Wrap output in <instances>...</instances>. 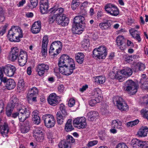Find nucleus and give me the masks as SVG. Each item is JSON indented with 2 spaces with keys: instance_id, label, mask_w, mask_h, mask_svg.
I'll return each mask as SVG.
<instances>
[{
  "instance_id": "nucleus-37",
  "label": "nucleus",
  "mask_w": 148,
  "mask_h": 148,
  "mask_svg": "<svg viewBox=\"0 0 148 148\" xmlns=\"http://www.w3.org/2000/svg\"><path fill=\"white\" fill-rule=\"evenodd\" d=\"M7 80V77L4 76L2 68L0 67V82L1 84L2 82L4 83H6Z\"/></svg>"
},
{
  "instance_id": "nucleus-62",
  "label": "nucleus",
  "mask_w": 148,
  "mask_h": 148,
  "mask_svg": "<svg viewBox=\"0 0 148 148\" xmlns=\"http://www.w3.org/2000/svg\"><path fill=\"white\" fill-rule=\"evenodd\" d=\"M42 133L43 132L39 130V128H37L34 131L33 136L36 135L37 136V135H38V134H39Z\"/></svg>"
},
{
  "instance_id": "nucleus-7",
  "label": "nucleus",
  "mask_w": 148,
  "mask_h": 148,
  "mask_svg": "<svg viewBox=\"0 0 148 148\" xmlns=\"http://www.w3.org/2000/svg\"><path fill=\"white\" fill-rule=\"evenodd\" d=\"M131 145L134 148H148V141H142L137 138H134L131 141Z\"/></svg>"
},
{
  "instance_id": "nucleus-1",
  "label": "nucleus",
  "mask_w": 148,
  "mask_h": 148,
  "mask_svg": "<svg viewBox=\"0 0 148 148\" xmlns=\"http://www.w3.org/2000/svg\"><path fill=\"white\" fill-rule=\"evenodd\" d=\"M7 37L11 42H19L20 40V38L23 37L22 30L18 26H12L9 31Z\"/></svg>"
},
{
  "instance_id": "nucleus-14",
  "label": "nucleus",
  "mask_w": 148,
  "mask_h": 148,
  "mask_svg": "<svg viewBox=\"0 0 148 148\" xmlns=\"http://www.w3.org/2000/svg\"><path fill=\"white\" fill-rule=\"evenodd\" d=\"M60 97L58 96L55 93L50 94L47 99L48 103L50 105L55 106L59 103Z\"/></svg>"
},
{
  "instance_id": "nucleus-55",
  "label": "nucleus",
  "mask_w": 148,
  "mask_h": 148,
  "mask_svg": "<svg viewBox=\"0 0 148 148\" xmlns=\"http://www.w3.org/2000/svg\"><path fill=\"white\" fill-rule=\"evenodd\" d=\"M79 5L80 3L79 2L72 1L71 7L73 10H75Z\"/></svg>"
},
{
  "instance_id": "nucleus-26",
  "label": "nucleus",
  "mask_w": 148,
  "mask_h": 148,
  "mask_svg": "<svg viewBox=\"0 0 148 148\" xmlns=\"http://www.w3.org/2000/svg\"><path fill=\"white\" fill-rule=\"evenodd\" d=\"M148 133V128L146 127H143L140 129L138 132L137 135L140 137H145Z\"/></svg>"
},
{
  "instance_id": "nucleus-2",
  "label": "nucleus",
  "mask_w": 148,
  "mask_h": 148,
  "mask_svg": "<svg viewBox=\"0 0 148 148\" xmlns=\"http://www.w3.org/2000/svg\"><path fill=\"white\" fill-rule=\"evenodd\" d=\"M85 18L84 16H76L74 19V22L72 25V30L77 33L79 28H81V31H83V29L86 27V24L85 22ZM81 30V29H80Z\"/></svg>"
},
{
  "instance_id": "nucleus-16",
  "label": "nucleus",
  "mask_w": 148,
  "mask_h": 148,
  "mask_svg": "<svg viewBox=\"0 0 148 148\" xmlns=\"http://www.w3.org/2000/svg\"><path fill=\"white\" fill-rule=\"evenodd\" d=\"M49 40L47 35L45 36L43 38L42 42L41 52L43 56H45L47 53V47Z\"/></svg>"
},
{
  "instance_id": "nucleus-40",
  "label": "nucleus",
  "mask_w": 148,
  "mask_h": 148,
  "mask_svg": "<svg viewBox=\"0 0 148 148\" xmlns=\"http://www.w3.org/2000/svg\"><path fill=\"white\" fill-rule=\"evenodd\" d=\"M49 6H45L42 5H40V12L41 13L45 14L47 13L48 11V9Z\"/></svg>"
},
{
  "instance_id": "nucleus-17",
  "label": "nucleus",
  "mask_w": 148,
  "mask_h": 148,
  "mask_svg": "<svg viewBox=\"0 0 148 148\" xmlns=\"http://www.w3.org/2000/svg\"><path fill=\"white\" fill-rule=\"evenodd\" d=\"M116 41L119 49L122 50H124L126 48V40L123 36H119L117 37Z\"/></svg>"
},
{
  "instance_id": "nucleus-52",
  "label": "nucleus",
  "mask_w": 148,
  "mask_h": 148,
  "mask_svg": "<svg viewBox=\"0 0 148 148\" xmlns=\"http://www.w3.org/2000/svg\"><path fill=\"white\" fill-rule=\"evenodd\" d=\"M39 65L41 69L44 71L45 73L46 71H47L49 69V67L48 65L44 64H40Z\"/></svg>"
},
{
  "instance_id": "nucleus-9",
  "label": "nucleus",
  "mask_w": 148,
  "mask_h": 148,
  "mask_svg": "<svg viewBox=\"0 0 148 148\" xmlns=\"http://www.w3.org/2000/svg\"><path fill=\"white\" fill-rule=\"evenodd\" d=\"M74 125L78 129L85 128L87 126L86 119L85 117H77L73 121Z\"/></svg>"
},
{
  "instance_id": "nucleus-5",
  "label": "nucleus",
  "mask_w": 148,
  "mask_h": 148,
  "mask_svg": "<svg viewBox=\"0 0 148 148\" xmlns=\"http://www.w3.org/2000/svg\"><path fill=\"white\" fill-rule=\"evenodd\" d=\"M74 64L72 59L66 55H63L59 59L58 64L59 67L67 66Z\"/></svg>"
},
{
  "instance_id": "nucleus-29",
  "label": "nucleus",
  "mask_w": 148,
  "mask_h": 148,
  "mask_svg": "<svg viewBox=\"0 0 148 148\" xmlns=\"http://www.w3.org/2000/svg\"><path fill=\"white\" fill-rule=\"evenodd\" d=\"M72 119H69L66 123L64 130L66 132L71 131L74 129L72 125Z\"/></svg>"
},
{
  "instance_id": "nucleus-56",
  "label": "nucleus",
  "mask_w": 148,
  "mask_h": 148,
  "mask_svg": "<svg viewBox=\"0 0 148 148\" xmlns=\"http://www.w3.org/2000/svg\"><path fill=\"white\" fill-rule=\"evenodd\" d=\"M141 100L143 103L147 105L148 104V95H146L142 97L141 98Z\"/></svg>"
},
{
  "instance_id": "nucleus-15",
  "label": "nucleus",
  "mask_w": 148,
  "mask_h": 148,
  "mask_svg": "<svg viewBox=\"0 0 148 148\" xmlns=\"http://www.w3.org/2000/svg\"><path fill=\"white\" fill-rule=\"evenodd\" d=\"M27 60V54L26 52L24 51H21L18 58L19 65L21 66H24L26 63Z\"/></svg>"
},
{
  "instance_id": "nucleus-13",
  "label": "nucleus",
  "mask_w": 148,
  "mask_h": 148,
  "mask_svg": "<svg viewBox=\"0 0 148 148\" xmlns=\"http://www.w3.org/2000/svg\"><path fill=\"white\" fill-rule=\"evenodd\" d=\"M62 47V44L61 42L59 41H54L51 44V45L49 53H51L53 52V51L56 49L57 53L59 54L60 52Z\"/></svg>"
},
{
  "instance_id": "nucleus-21",
  "label": "nucleus",
  "mask_w": 148,
  "mask_h": 148,
  "mask_svg": "<svg viewBox=\"0 0 148 148\" xmlns=\"http://www.w3.org/2000/svg\"><path fill=\"white\" fill-rule=\"evenodd\" d=\"M38 89L35 87H33L28 90L27 94V98H31L32 96H37L38 94Z\"/></svg>"
},
{
  "instance_id": "nucleus-51",
  "label": "nucleus",
  "mask_w": 148,
  "mask_h": 148,
  "mask_svg": "<svg viewBox=\"0 0 148 148\" xmlns=\"http://www.w3.org/2000/svg\"><path fill=\"white\" fill-rule=\"evenodd\" d=\"M29 115L27 114V115H23L21 114L18 116L19 119L20 121L23 122H24L26 119L28 117Z\"/></svg>"
},
{
  "instance_id": "nucleus-33",
  "label": "nucleus",
  "mask_w": 148,
  "mask_h": 148,
  "mask_svg": "<svg viewBox=\"0 0 148 148\" xmlns=\"http://www.w3.org/2000/svg\"><path fill=\"white\" fill-rule=\"evenodd\" d=\"M12 100L10 101L8 104H10L11 106H13L14 107L15 105H18L19 104V101L18 99L17 98L16 96L15 95H13L12 98Z\"/></svg>"
},
{
  "instance_id": "nucleus-53",
  "label": "nucleus",
  "mask_w": 148,
  "mask_h": 148,
  "mask_svg": "<svg viewBox=\"0 0 148 148\" xmlns=\"http://www.w3.org/2000/svg\"><path fill=\"white\" fill-rule=\"evenodd\" d=\"M60 108L61 114L67 115V113L66 111L65 106L63 104H61L60 105Z\"/></svg>"
},
{
  "instance_id": "nucleus-24",
  "label": "nucleus",
  "mask_w": 148,
  "mask_h": 148,
  "mask_svg": "<svg viewBox=\"0 0 148 148\" xmlns=\"http://www.w3.org/2000/svg\"><path fill=\"white\" fill-rule=\"evenodd\" d=\"M98 116V113L95 111H91L88 113L87 117L90 121H93L97 119Z\"/></svg>"
},
{
  "instance_id": "nucleus-45",
  "label": "nucleus",
  "mask_w": 148,
  "mask_h": 148,
  "mask_svg": "<svg viewBox=\"0 0 148 148\" xmlns=\"http://www.w3.org/2000/svg\"><path fill=\"white\" fill-rule=\"evenodd\" d=\"M19 112L18 114L19 115L21 114L27 115V114L29 115V111L27 110L24 107H23L22 108L19 109Z\"/></svg>"
},
{
  "instance_id": "nucleus-18",
  "label": "nucleus",
  "mask_w": 148,
  "mask_h": 148,
  "mask_svg": "<svg viewBox=\"0 0 148 148\" xmlns=\"http://www.w3.org/2000/svg\"><path fill=\"white\" fill-rule=\"evenodd\" d=\"M20 52L17 47L11 48V51L10 53L9 58L12 61H14L18 58Z\"/></svg>"
},
{
  "instance_id": "nucleus-35",
  "label": "nucleus",
  "mask_w": 148,
  "mask_h": 148,
  "mask_svg": "<svg viewBox=\"0 0 148 148\" xmlns=\"http://www.w3.org/2000/svg\"><path fill=\"white\" fill-rule=\"evenodd\" d=\"M105 77L102 76H98L95 79V82L99 84H102L105 82Z\"/></svg>"
},
{
  "instance_id": "nucleus-44",
  "label": "nucleus",
  "mask_w": 148,
  "mask_h": 148,
  "mask_svg": "<svg viewBox=\"0 0 148 148\" xmlns=\"http://www.w3.org/2000/svg\"><path fill=\"white\" fill-rule=\"evenodd\" d=\"M9 130L8 125L5 123L1 130V133L3 134H7L9 132Z\"/></svg>"
},
{
  "instance_id": "nucleus-3",
  "label": "nucleus",
  "mask_w": 148,
  "mask_h": 148,
  "mask_svg": "<svg viewBox=\"0 0 148 148\" xmlns=\"http://www.w3.org/2000/svg\"><path fill=\"white\" fill-rule=\"evenodd\" d=\"M113 102L114 104L116 103L118 108L122 112L126 111L129 109L128 106L125 101L119 96L113 97Z\"/></svg>"
},
{
  "instance_id": "nucleus-61",
  "label": "nucleus",
  "mask_w": 148,
  "mask_h": 148,
  "mask_svg": "<svg viewBox=\"0 0 148 148\" xmlns=\"http://www.w3.org/2000/svg\"><path fill=\"white\" fill-rule=\"evenodd\" d=\"M96 99H91L88 101L89 105L91 106H94L97 103L99 102H97Z\"/></svg>"
},
{
  "instance_id": "nucleus-20",
  "label": "nucleus",
  "mask_w": 148,
  "mask_h": 148,
  "mask_svg": "<svg viewBox=\"0 0 148 148\" xmlns=\"http://www.w3.org/2000/svg\"><path fill=\"white\" fill-rule=\"evenodd\" d=\"M67 115L61 114L60 112H58L56 114V118L58 124L60 125L62 124Z\"/></svg>"
},
{
  "instance_id": "nucleus-27",
  "label": "nucleus",
  "mask_w": 148,
  "mask_h": 148,
  "mask_svg": "<svg viewBox=\"0 0 148 148\" xmlns=\"http://www.w3.org/2000/svg\"><path fill=\"white\" fill-rule=\"evenodd\" d=\"M119 73L120 74H122L126 77H128L132 75V71L131 69L128 67H126L125 69L121 70Z\"/></svg>"
},
{
  "instance_id": "nucleus-48",
  "label": "nucleus",
  "mask_w": 148,
  "mask_h": 148,
  "mask_svg": "<svg viewBox=\"0 0 148 148\" xmlns=\"http://www.w3.org/2000/svg\"><path fill=\"white\" fill-rule=\"evenodd\" d=\"M36 71L38 73V74L40 76L42 75L45 73L44 71L41 69L39 65L36 67Z\"/></svg>"
},
{
  "instance_id": "nucleus-46",
  "label": "nucleus",
  "mask_w": 148,
  "mask_h": 148,
  "mask_svg": "<svg viewBox=\"0 0 148 148\" xmlns=\"http://www.w3.org/2000/svg\"><path fill=\"white\" fill-rule=\"evenodd\" d=\"M36 140L38 142H42L44 139L43 133L34 136Z\"/></svg>"
},
{
  "instance_id": "nucleus-50",
  "label": "nucleus",
  "mask_w": 148,
  "mask_h": 148,
  "mask_svg": "<svg viewBox=\"0 0 148 148\" xmlns=\"http://www.w3.org/2000/svg\"><path fill=\"white\" fill-rule=\"evenodd\" d=\"M146 75L145 74H143L142 75V77L143 79H142L140 81V82L142 83V84L146 85V84H148V79H145V77Z\"/></svg>"
},
{
  "instance_id": "nucleus-60",
  "label": "nucleus",
  "mask_w": 148,
  "mask_h": 148,
  "mask_svg": "<svg viewBox=\"0 0 148 148\" xmlns=\"http://www.w3.org/2000/svg\"><path fill=\"white\" fill-rule=\"evenodd\" d=\"M34 123L37 124H39L40 122V119L39 116H37L34 118H32Z\"/></svg>"
},
{
  "instance_id": "nucleus-28",
  "label": "nucleus",
  "mask_w": 148,
  "mask_h": 148,
  "mask_svg": "<svg viewBox=\"0 0 148 148\" xmlns=\"http://www.w3.org/2000/svg\"><path fill=\"white\" fill-rule=\"evenodd\" d=\"M124 89L125 91L131 95L134 94L137 91V87H125Z\"/></svg>"
},
{
  "instance_id": "nucleus-38",
  "label": "nucleus",
  "mask_w": 148,
  "mask_h": 148,
  "mask_svg": "<svg viewBox=\"0 0 148 148\" xmlns=\"http://www.w3.org/2000/svg\"><path fill=\"white\" fill-rule=\"evenodd\" d=\"M14 107L10 104L7 106L6 110V114L8 116H10L11 114Z\"/></svg>"
},
{
  "instance_id": "nucleus-22",
  "label": "nucleus",
  "mask_w": 148,
  "mask_h": 148,
  "mask_svg": "<svg viewBox=\"0 0 148 148\" xmlns=\"http://www.w3.org/2000/svg\"><path fill=\"white\" fill-rule=\"evenodd\" d=\"M112 22V21L107 20L106 22L100 23L99 26L102 29L106 30L110 27Z\"/></svg>"
},
{
  "instance_id": "nucleus-10",
  "label": "nucleus",
  "mask_w": 148,
  "mask_h": 148,
  "mask_svg": "<svg viewBox=\"0 0 148 148\" xmlns=\"http://www.w3.org/2000/svg\"><path fill=\"white\" fill-rule=\"evenodd\" d=\"M106 11L108 14L113 16H117L119 14L118 9L112 4L109 3L107 4L105 7Z\"/></svg>"
},
{
  "instance_id": "nucleus-8",
  "label": "nucleus",
  "mask_w": 148,
  "mask_h": 148,
  "mask_svg": "<svg viewBox=\"0 0 148 148\" xmlns=\"http://www.w3.org/2000/svg\"><path fill=\"white\" fill-rule=\"evenodd\" d=\"M69 65L70 66H66L59 67L60 72L63 75L67 76L71 74L74 69H75V64H73Z\"/></svg>"
},
{
  "instance_id": "nucleus-23",
  "label": "nucleus",
  "mask_w": 148,
  "mask_h": 148,
  "mask_svg": "<svg viewBox=\"0 0 148 148\" xmlns=\"http://www.w3.org/2000/svg\"><path fill=\"white\" fill-rule=\"evenodd\" d=\"M84 55L82 52L78 53L75 54V59L78 63L82 64L84 60Z\"/></svg>"
},
{
  "instance_id": "nucleus-41",
  "label": "nucleus",
  "mask_w": 148,
  "mask_h": 148,
  "mask_svg": "<svg viewBox=\"0 0 148 148\" xmlns=\"http://www.w3.org/2000/svg\"><path fill=\"white\" fill-rule=\"evenodd\" d=\"M121 122L119 120H114L112 121V127L117 128L119 125H121Z\"/></svg>"
},
{
  "instance_id": "nucleus-39",
  "label": "nucleus",
  "mask_w": 148,
  "mask_h": 148,
  "mask_svg": "<svg viewBox=\"0 0 148 148\" xmlns=\"http://www.w3.org/2000/svg\"><path fill=\"white\" fill-rule=\"evenodd\" d=\"M58 147L59 148H71L70 145L63 141H61L59 143Z\"/></svg>"
},
{
  "instance_id": "nucleus-49",
  "label": "nucleus",
  "mask_w": 148,
  "mask_h": 148,
  "mask_svg": "<svg viewBox=\"0 0 148 148\" xmlns=\"http://www.w3.org/2000/svg\"><path fill=\"white\" fill-rule=\"evenodd\" d=\"M123 75L122 74H120L119 72H117V76H116V79L118 80L119 82H122L124 79Z\"/></svg>"
},
{
  "instance_id": "nucleus-64",
  "label": "nucleus",
  "mask_w": 148,
  "mask_h": 148,
  "mask_svg": "<svg viewBox=\"0 0 148 148\" xmlns=\"http://www.w3.org/2000/svg\"><path fill=\"white\" fill-rule=\"evenodd\" d=\"M75 103V100L74 99H71L69 101L68 105L70 107H72L74 105Z\"/></svg>"
},
{
  "instance_id": "nucleus-31",
  "label": "nucleus",
  "mask_w": 148,
  "mask_h": 148,
  "mask_svg": "<svg viewBox=\"0 0 148 148\" xmlns=\"http://www.w3.org/2000/svg\"><path fill=\"white\" fill-rule=\"evenodd\" d=\"M51 10L52 12H53V13H56V16L57 15H62L64 14H63L64 10L63 8H59L57 9L56 8H52L51 9Z\"/></svg>"
},
{
  "instance_id": "nucleus-32",
  "label": "nucleus",
  "mask_w": 148,
  "mask_h": 148,
  "mask_svg": "<svg viewBox=\"0 0 148 148\" xmlns=\"http://www.w3.org/2000/svg\"><path fill=\"white\" fill-rule=\"evenodd\" d=\"M25 85L23 79H21L19 81L17 86V90L19 92H21L24 89Z\"/></svg>"
},
{
  "instance_id": "nucleus-25",
  "label": "nucleus",
  "mask_w": 148,
  "mask_h": 148,
  "mask_svg": "<svg viewBox=\"0 0 148 148\" xmlns=\"http://www.w3.org/2000/svg\"><path fill=\"white\" fill-rule=\"evenodd\" d=\"M6 86L8 90H12L16 86V83L12 79H9L6 82Z\"/></svg>"
},
{
  "instance_id": "nucleus-12",
  "label": "nucleus",
  "mask_w": 148,
  "mask_h": 148,
  "mask_svg": "<svg viewBox=\"0 0 148 148\" xmlns=\"http://www.w3.org/2000/svg\"><path fill=\"white\" fill-rule=\"evenodd\" d=\"M2 69L4 73L9 77L13 76L16 70L15 67L11 65L5 66L3 67Z\"/></svg>"
},
{
  "instance_id": "nucleus-6",
  "label": "nucleus",
  "mask_w": 148,
  "mask_h": 148,
  "mask_svg": "<svg viewBox=\"0 0 148 148\" xmlns=\"http://www.w3.org/2000/svg\"><path fill=\"white\" fill-rule=\"evenodd\" d=\"M45 126L48 128H51L54 126L55 123V120L52 115L46 114L42 117Z\"/></svg>"
},
{
  "instance_id": "nucleus-59",
  "label": "nucleus",
  "mask_w": 148,
  "mask_h": 148,
  "mask_svg": "<svg viewBox=\"0 0 148 148\" xmlns=\"http://www.w3.org/2000/svg\"><path fill=\"white\" fill-rule=\"evenodd\" d=\"M130 32L132 36L134 38L135 36L137 34H138L139 33L138 32V31L136 30H134V29H131L130 30Z\"/></svg>"
},
{
  "instance_id": "nucleus-42",
  "label": "nucleus",
  "mask_w": 148,
  "mask_h": 148,
  "mask_svg": "<svg viewBox=\"0 0 148 148\" xmlns=\"http://www.w3.org/2000/svg\"><path fill=\"white\" fill-rule=\"evenodd\" d=\"M64 141L70 145L71 143H73L75 142V139L72 136L70 135H68L66 136V140Z\"/></svg>"
},
{
  "instance_id": "nucleus-43",
  "label": "nucleus",
  "mask_w": 148,
  "mask_h": 148,
  "mask_svg": "<svg viewBox=\"0 0 148 148\" xmlns=\"http://www.w3.org/2000/svg\"><path fill=\"white\" fill-rule=\"evenodd\" d=\"M90 44V40L88 39H85L82 42V47L83 48L86 47L87 48L89 47Z\"/></svg>"
},
{
  "instance_id": "nucleus-36",
  "label": "nucleus",
  "mask_w": 148,
  "mask_h": 148,
  "mask_svg": "<svg viewBox=\"0 0 148 148\" xmlns=\"http://www.w3.org/2000/svg\"><path fill=\"white\" fill-rule=\"evenodd\" d=\"M125 87L128 88L129 87H137L136 84L131 80L127 81L125 83Z\"/></svg>"
},
{
  "instance_id": "nucleus-19",
  "label": "nucleus",
  "mask_w": 148,
  "mask_h": 148,
  "mask_svg": "<svg viewBox=\"0 0 148 148\" xmlns=\"http://www.w3.org/2000/svg\"><path fill=\"white\" fill-rule=\"evenodd\" d=\"M41 23L40 21H38L35 22L32 25L31 28L32 32L34 34H36L38 33L40 29Z\"/></svg>"
},
{
  "instance_id": "nucleus-57",
  "label": "nucleus",
  "mask_w": 148,
  "mask_h": 148,
  "mask_svg": "<svg viewBox=\"0 0 148 148\" xmlns=\"http://www.w3.org/2000/svg\"><path fill=\"white\" fill-rule=\"evenodd\" d=\"M31 5L29 6L32 8L36 7L37 5L38 1L37 0H31Z\"/></svg>"
},
{
  "instance_id": "nucleus-54",
  "label": "nucleus",
  "mask_w": 148,
  "mask_h": 148,
  "mask_svg": "<svg viewBox=\"0 0 148 148\" xmlns=\"http://www.w3.org/2000/svg\"><path fill=\"white\" fill-rule=\"evenodd\" d=\"M5 20V17L3 14L2 8L0 7V22H2Z\"/></svg>"
},
{
  "instance_id": "nucleus-58",
  "label": "nucleus",
  "mask_w": 148,
  "mask_h": 148,
  "mask_svg": "<svg viewBox=\"0 0 148 148\" xmlns=\"http://www.w3.org/2000/svg\"><path fill=\"white\" fill-rule=\"evenodd\" d=\"M116 148H128L125 144L124 143H120L117 145Z\"/></svg>"
},
{
  "instance_id": "nucleus-11",
  "label": "nucleus",
  "mask_w": 148,
  "mask_h": 148,
  "mask_svg": "<svg viewBox=\"0 0 148 148\" xmlns=\"http://www.w3.org/2000/svg\"><path fill=\"white\" fill-rule=\"evenodd\" d=\"M56 21L59 25H61L62 26H65L68 25L69 23V20L65 14L63 15H57L56 16Z\"/></svg>"
},
{
  "instance_id": "nucleus-30",
  "label": "nucleus",
  "mask_w": 148,
  "mask_h": 148,
  "mask_svg": "<svg viewBox=\"0 0 148 148\" xmlns=\"http://www.w3.org/2000/svg\"><path fill=\"white\" fill-rule=\"evenodd\" d=\"M93 96L95 98V99L97 100V102H100L102 99L101 92L99 89H97L95 90L94 92Z\"/></svg>"
},
{
  "instance_id": "nucleus-47",
  "label": "nucleus",
  "mask_w": 148,
  "mask_h": 148,
  "mask_svg": "<svg viewBox=\"0 0 148 148\" xmlns=\"http://www.w3.org/2000/svg\"><path fill=\"white\" fill-rule=\"evenodd\" d=\"M137 66L138 68L136 69V71H141L143 70L145 68V66L144 64L140 62L137 63Z\"/></svg>"
},
{
  "instance_id": "nucleus-63",
  "label": "nucleus",
  "mask_w": 148,
  "mask_h": 148,
  "mask_svg": "<svg viewBox=\"0 0 148 148\" xmlns=\"http://www.w3.org/2000/svg\"><path fill=\"white\" fill-rule=\"evenodd\" d=\"M40 5L45 6H49V1L48 0H41L40 2Z\"/></svg>"
},
{
  "instance_id": "nucleus-4",
  "label": "nucleus",
  "mask_w": 148,
  "mask_h": 148,
  "mask_svg": "<svg viewBox=\"0 0 148 148\" xmlns=\"http://www.w3.org/2000/svg\"><path fill=\"white\" fill-rule=\"evenodd\" d=\"M93 57H97L99 59L105 58L107 55V52L105 47L103 46L95 48L93 51Z\"/></svg>"
},
{
  "instance_id": "nucleus-34",
  "label": "nucleus",
  "mask_w": 148,
  "mask_h": 148,
  "mask_svg": "<svg viewBox=\"0 0 148 148\" xmlns=\"http://www.w3.org/2000/svg\"><path fill=\"white\" fill-rule=\"evenodd\" d=\"M26 125L25 124L22 125L21 127V132L25 133L28 132L29 130V122H27Z\"/></svg>"
}]
</instances>
